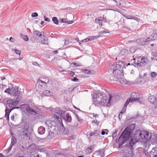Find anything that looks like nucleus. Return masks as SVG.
<instances>
[{
	"label": "nucleus",
	"instance_id": "obj_1",
	"mask_svg": "<svg viewBox=\"0 0 157 157\" xmlns=\"http://www.w3.org/2000/svg\"><path fill=\"white\" fill-rule=\"evenodd\" d=\"M136 127L135 124H132L126 127L122 132L118 140L119 147L126 142V147L128 148L127 145L128 144L129 140L131 138V134Z\"/></svg>",
	"mask_w": 157,
	"mask_h": 157
},
{
	"label": "nucleus",
	"instance_id": "obj_2",
	"mask_svg": "<svg viewBox=\"0 0 157 157\" xmlns=\"http://www.w3.org/2000/svg\"><path fill=\"white\" fill-rule=\"evenodd\" d=\"M113 96L110 95L109 99L105 94L98 93L94 94L93 96V103L96 106H104L109 104Z\"/></svg>",
	"mask_w": 157,
	"mask_h": 157
},
{
	"label": "nucleus",
	"instance_id": "obj_3",
	"mask_svg": "<svg viewBox=\"0 0 157 157\" xmlns=\"http://www.w3.org/2000/svg\"><path fill=\"white\" fill-rule=\"evenodd\" d=\"M125 68L124 62V61H119L117 62L115 67L113 68V76L110 77L111 80H114V79L123 78L124 77L123 69Z\"/></svg>",
	"mask_w": 157,
	"mask_h": 157
},
{
	"label": "nucleus",
	"instance_id": "obj_4",
	"mask_svg": "<svg viewBox=\"0 0 157 157\" xmlns=\"http://www.w3.org/2000/svg\"><path fill=\"white\" fill-rule=\"evenodd\" d=\"M143 133H144V131L139 129L137 130L133 134V137L134 140L132 138L128 142V144L127 145L128 148L132 149L133 147V145L136 143L139 140H143Z\"/></svg>",
	"mask_w": 157,
	"mask_h": 157
},
{
	"label": "nucleus",
	"instance_id": "obj_5",
	"mask_svg": "<svg viewBox=\"0 0 157 157\" xmlns=\"http://www.w3.org/2000/svg\"><path fill=\"white\" fill-rule=\"evenodd\" d=\"M21 126L22 128L20 131L21 134L30 139V136L32 133L33 130H29V126L27 123H22L20 125V127Z\"/></svg>",
	"mask_w": 157,
	"mask_h": 157
},
{
	"label": "nucleus",
	"instance_id": "obj_6",
	"mask_svg": "<svg viewBox=\"0 0 157 157\" xmlns=\"http://www.w3.org/2000/svg\"><path fill=\"white\" fill-rule=\"evenodd\" d=\"M40 110L37 107H34L32 108L29 106L26 111V112L29 114L33 115L39 117L41 115Z\"/></svg>",
	"mask_w": 157,
	"mask_h": 157
},
{
	"label": "nucleus",
	"instance_id": "obj_7",
	"mask_svg": "<svg viewBox=\"0 0 157 157\" xmlns=\"http://www.w3.org/2000/svg\"><path fill=\"white\" fill-rule=\"evenodd\" d=\"M148 98L149 101L151 103L153 104L154 106L153 112L151 113L153 114V115L157 114V111H156V106H157V99L153 95L149 96Z\"/></svg>",
	"mask_w": 157,
	"mask_h": 157
},
{
	"label": "nucleus",
	"instance_id": "obj_8",
	"mask_svg": "<svg viewBox=\"0 0 157 157\" xmlns=\"http://www.w3.org/2000/svg\"><path fill=\"white\" fill-rule=\"evenodd\" d=\"M145 154L147 157H157V147L153 148L148 152H145Z\"/></svg>",
	"mask_w": 157,
	"mask_h": 157
},
{
	"label": "nucleus",
	"instance_id": "obj_9",
	"mask_svg": "<svg viewBox=\"0 0 157 157\" xmlns=\"http://www.w3.org/2000/svg\"><path fill=\"white\" fill-rule=\"evenodd\" d=\"M147 59L144 56H142L138 58V59L137 63L139 67H142L144 66L147 63Z\"/></svg>",
	"mask_w": 157,
	"mask_h": 157
},
{
	"label": "nucleus",
	"instance_id": "obj_10",
	"mask_svg": "<svg viewBox=\"0 0 157 157\" xmlns=\"http://www.w3.org/2000/svg\"><path fill=\"white\" fill-rule=\"evenodd\" d=\"M11 94H14L16 97H18L21 93V91L18 90V87L15 86L11 88Z\"/></svg>",
	"mask_w": 157,
	"mask_h": 157
},
{
	"label": "nucleus",
	"instance_id": "obj_11",
	"mask_svg": "<svg viewBox=\"0 0 157 157\" xmlns=\"http://www.w3.org/2000/svg\"><path fill=\"white\" fill-rule=\"evenodd\" d=\"M150 40L149 38L146 39L143 38H140L136 40V42L138 44L140 45H144L147 44L148 43V42L150 41Z\"/></svg>",
	"mask_w": 157,
	"mask_h": 157
},
{
	"label": "nucleus",
	"instance_id": "obj_12",
	"mask_svg": "<svg viewBox=\"0 0 157 157\" xmlns=\"http://www.w3.org/2000/svg\"><path fill=\"white\" fill-rule=\"evenodd\" d=\"M52 112H54V113H57L59 116H64L65 111H63L59 108H56L53 109L52 110Z\"/></svg>",
	"mask_w": 157,
	"mask_h": 157
},
{
	"label": "nucleus",
	"instance_id": "obj_13",
	"mask_svg": "<svg viewBox=\"0 0 157 157\" xmlns=\"http://www.w3.org/2000/svg\"><path fill=\"white\" fill-rule=\"evenodd\" d=\"M53 117H54L56 118L59 121H61V122H60L59 124L60 128L61 129V131L64 132L65 130V129L62 122V120L61 118L56 114H54L53 115Z\"/></svg>",
	"mask_w": 157,
	"mask_h": 157
},
{
	"label": "nucleus",
	"instance_id": "obj_14",
	"mask_svg": "<svg viewBox=\"0 0 157 157\" xmlns=\"http://www.w3.org/2000/svg\"><path fill=\"white\" fill-rule=\"evenodd\" d=\"M17 141V139L14 136L12 137L11 142L10 145L9 147L7 149V150L8 152L11 150L12 147L16 143Z\"/></svg>",
	"mask_w": 157,
	"mask_h": 157
},
{
	"label": "nucleus",
	"instance_id": "obj_15",
	"mask_svg": "<svg viewBox=\"0 0 157 157\" xmlns=\"http://www.w3.org/2000/svg\"><path fill=\"white\" fill-rule=\"evenodd\" d=\"M144 132L143 133V140L144 141L150 140L151 138V136L150 135L149 132L144 131Z\"/></svg>",
	"mask_w": 157,
	"mask_h": 157
},
{
	"label": "nucleus",
	"instance_id": "obj_16",
	"mask_svg": "<svg viewBox=\"0 0 157 157\" xmlns=\"http://www.w3.org/2000/svg\"><path fill=\"white\" fill-rule=\"evenodd\" d=\"M131 97H130V98H134L136 99V100H135V101H137V102L139 103L140 104H141V101L140 100L141 98L140 97L138 98L136 93L133 92H132L131 94Z\"/></svg>",
	"mask_w": 157,
	"mask_h": 157
},
{
	"label": "nucleus",
	"instance_id": "obj_17",
	"mask_svg": "<svg viewBox=\"0 0 157 157\" xmlns=\"http://www.w3.org/2000/svg\"><path fill=\"white\" fill-rule=\"evenodd\" d=\"M14 109V108L11 109H8L7 107H6L5 109V117H6L7 120H9V114L12 110Z\"/></svg>",
	"mask_w": 157,
	"mask_h": 157
},
{
	"label": "nucleus",
	"instance_id": "obj_18",
	"mask_svg": "<svg viewBox=\"0 0 157 157\" xmlns=\"http://www.w3.org/2000/svg\"><path fill=\"white\" fill-rule=\"evenodd\" d=\"M64 116H63L61 117L67 123H70L71 122L72 120L71 117L68 114H67L65 116L63 117Z\"/></svg>",
	"mask_w": 157,
	"mask_h": 157
},
{
	"label": "nucleus",
	"instance_id": "obj_19",
	"mask_svg": "<svg viewBox=\"0 0 157 157\" xmlns=\"http://www.w3.org/2000/svg\"><path fill=\"white\" fill-rule=\"evenodd\" d=\"M45 131V128L42 126H41L38 128V132L39 134L43 135Z\"/></svg>",
	"mask_w": 157,
	"mask_h": 157
},
{
	"label": "nucleus",
	"instance_id": "obj_20",
	"mask_svg": "<svg viewBox=\"0 0 157 157\" xmlns=\"http://www.w3.org/2000/svg\"><path fill=\"white\" fill-rule=\"evenodd\" d=\"M136 99L134 98H129L126 101L125 103L124 104V107L126 108V107L128 105L130 102L135 101Z\"/></svg>",
	"mask_w": 157,
	"mask_h": 157
},
{
	"label": "nucleus",
	"instance_id": "obj_21",
	"mask_svg": "<svg viewBox=\"0 0 157 157\" xmlns=\"http://www.w3.org/2000/svg\"><path fill=\"white\" fill-rule=\"evenodd\" d=\"M114 2L116 3L117 6L120 8L122 7V5L125 3L124 1L121 0H115Z\"/></svg>",
	"mask_w": 157,
	"mask_h": 157
},
{
	"label": "nucleus",
	"instance_id": "obj_22",
	"mask_svg": "<svg viewBox=\"0 0 157 157\" xmlns=\"http://www.w3.org/2000/svg\"><path fill=\"white\" fill-rule=\"evenodd\" d=\"M42 33L43 34L44 33L43 32H40L37 30L34 31L33 33V36H38L41 37L42 36Z\"/></svg>",
	"mask_w": 157,
	"mask_h": 157
},
{
	"label": "nucleus",
	"instance_id": "obj_23",
	"mask_svg": "<svg viewBox=\"0 0 157 157\" xmlns=\"http://www.w3.org/2000/svg\"><path fill=\"white\" fill-rule=\"evenodd\" d=\"M43 95L47 96H51L52 95V93L49 90H46L43 92Z\"/></svg>",
	"mask_w": 157,
	"mask_h": 157
},
{
	"label": "nucleus",
	"instance_id": "obj_24",
	"mask_svg": "<svg viewBox=\"0 0 157 157\" xmlns=\"http://www.w3.org/2000/svg\"><path fill=\"white\" fill-rule=\"evenodd\" d=\"M29 106V105L28 104H23L20 105V108L23 111L26 110V111Z\"/></svg>",
	"mask_w": 157,
	"mask_h": 157
},
{
	"label": "nucleus",
	"instance_id": "obj_25",
	"mask_svg": "<svg viewBox=\"0 0 157 157\" xmlns=\"http://www.w3.org/2000/svg\"><path fill=\"white\" fill-rule=\"evenodd\" d=\"M48 135L47 136L48 139H51L54 137V133L52 132L49 130H48Z\"/></svg>",
	"mask_w": 157,
	"mask_h": 157
},
{
	"label": "nucleus",
	"instance_id": "obj_26",
	"mask_svg": "<svg viewBox=\"0 0 157 157\" xmlns=\"http://www.w3.org/2000/svg\"><path fill=\"white\" fill-rule=\"evenodd\" d=\"M49 82V79L47 78V79H45V80H39L38 81V83H39L40 85L41 86H42V85L41 84V83H44L45 84H47Z\"/></svg>",
	"mask_w": 157,
	"mask_h": 157
},
{
	"label": "nucleus",
	"instance_id": "obj_27",
	"mask_svg": "<svg viewBox=\"0 0 157 157\" xmlns=\"http://www.w3.org/2000/svg\"><path fill=\"white\" fill-rule=\"evenodd\" d=\"M105 150L104 149H102L98 150L96 151V152L98 153V155H100L101 157H103L105 155Z\"/></svg>",
	"mask_w": 157,
	"mask_h": 157
},
{
	"label": "nucleus",
	"instance_id": "obj_28",
	"mask_svg": "<svg viewBox=\"0 0 157 157\" xmlns=\"http://www.w3.org/2000/svg\"><path fill=\"white\" fill-rule=\"evenodd\" d=\"M20 35L25 41H27L29 40V39L27 35H24L22 33H20Z\"/></svg>",
	"mask_w": 157,
	"mask_h": 157
},
{
	"label": "nucleus",
	"instance_id": "obj_29",
	"mask_svg": "<svg viewBox=\"0 0 157 157\" xmlns=\"http://www.w3.org/2000/svg\"><path fill=\"white\" fill-rule=\"evenodd\" d=\"M16 99L17 100L16 101H13L12 108H13L14 107L16 106L18 103L19 101V100H18V97H16Z\"/></svg>",
	"mask_w": 157,
	"mask_h": 157
},
{
	"label": "nucleus",
	"instance_id": "obj_30",
	"mask_svg": "<svg viewBox=\"0 0 157 157\" xmlns=\"http://www.w3.org/2000/svg\"><path fill=\"white\" fill-rule=\"evenodd\" d=\"M7 103L10 108H12L13 100L10 99L7 101Z\"/></svg>",
	"mask_w": 157,
	"mask_h": 157
},
{
	"label": "nucleus",
	"instance_id": "obj_31",
	"mask_svg": "<svg viewBox=\"0 0 157 157\" xmlns=\"http://www.w3.org/2000/svg\"><path fill=\"white\" fill-rule=\"evenodd\" d=\"M124 77L123 78H119L118 79L120 81V82L123 84H125L127 83V81L126 80L124 79Z\"/></svg>",
	"mask_w": 157,
	"mask_h": 157
},
{
	"label": "nucleus",
	"instance_id": "obj_32",
	"mask_svg": "<svg viewBox=\"0 0 157 157\" xmlns=\"http://www.w3.org/2000/svg\"><path fill=\"white\" fill-rule=\"evenodd\" d=\"M52 21L56 25H58L59 24V21L57 18L56 17H53L52 19Z\"/></svg>",
	"mask_w": 157,
	"mask_h": 157
},
{
	"label": "nucleus",
	"instance_id": "obj_33",
	"mask_svg": "<svg viewBox=\"0 0 157 157\" xmlns=\"http://www.w3.org/2000/svg\"><path fill=\"white\" fill-rule=\"evenodd\" d=\"M91 71H90L86 69H83L82 70V72L86 74H91Z\"/></svg>",
	"mask_w": 157,
	"mask_h": 157
},
{
	"label": "nucleus",
	"instance_id": "obj_34",
	"mask_svg": "<svg viewBox=\"0 0 157 157\" xmlns=\"http://www.w3.org/2000/svg\"><path fill=\"white\" fill-rule=\"evenodd\" d=\"M127 51L126 49H123L121 51L120 53L122 55H124L126 54H127Z\"/></svg>",
	"mask_w": 157,
	"mask_h": 157
},
{
	"label": "nucleus",
	"instance_id": "obj_35",
	"mask_svg": "<svg viewBox=\"0 0 157 157\" xmlns=\"http://www.w3.org/2000/svg\"><path fill=\"white\" fill-rule=\"evenodd\" d=\"M136 50V48L134 47H131L130 49V51L131 53H134Z\"/></svg>",
	"mask_w": 157,
	"mask_h": 157
},
{
	"label": "nucleus",
	"instance_id": "obj_36",
	"mask_svg": "<svg viewBox=\"0 0 157 157\" xmlns=\"http://www.w3.org/2000/svg\"><path fill=\"white\" fill-rule=\"evenodd\" d=\"M4 92L8 94H11V88H7L4 91Z\"/></svg>",
	"mask_w": 157,
	"mask_h": 157
},
{
	"label": "nucleus",
	"instance_id": "obj_37",
	"mask_svg": "<svg viewBox=\"0 0 157 157\" xmlns=\"http://www.w3.org/2000/svg\"><path fill=\"white\" fill-rule=\"evenodd\" d=\"M30 157H42L41 156H40L39 154L36 153L32 154Z\"/></svg>",
	"mask_w": 157,
	"mask_h": 157
},
{
	"label": "nucleus",
	"instance_id": "obj_38",
	"mask_svg": "<svg viewBox=\"0 0 157 157\" xmlns=\"http://www.w3.org/2000/svg\"><path fill=\"white\" fill-rule=\"evenodd\" d=\"M94 136H97L100 135V132L99 131L96 130L94 131Z\"/></svg>",
	"mask_w": 157,
	"mask_h": 157
},
{
	"label": "nucleus",
	"instance_id": "obj_39",
	"mask_svg": "<svg viewBox=\"0 0 157 157\" xmlns=\"http://www.w3.org/2000/svg\"><path fill=\"white\" fill-rule=\"evenodd\" d=\"M12 50L14 51L17 54L20 55L21 53V51L19 50H17V49H13Z\"/></svg>",
	"mask_w": 157,
	"mask_h": 157
},
{
	"label": "nucleus",
	"instance_id": "obj_40",
	"mask_svg": "<svg viewBox=\"0 0 157 157\" xmlns=\"http://www.w3.org/2000/svg\"><path fill=\"white\" fill-rule=\"evenodd\" d=\"M91 40V39H90V37H87L86 38L83 40H82V42H86L89 41H90Z\"/></svg>",
	"mask_w": 157,
	"mask_h": 157
},
{
	"label": "nucleus",
	"instance_id": "obj_41",
	"mask_svg": "<svg viewBox=\"0 0 157 157\" xmlns=\"http://www.w3.org/2000/svg\"><path fill=\"white\" fill-rule=\"evenodd\" d=\"M137 117L136 116H135L134 117L132 116H128L127 117V119L128 120H131L133 118H136Z\"/></svg>",
	"mask_w": 157,
	"mask_h": 157
},
{
	"label": "nucleus",
	"instance_id": "obj_42",
	"mask_svg": "<svg viewBox=\"0 0 157 157\" xmlns=\"http://www.w3.org/2000/svg\"><path fill=\"white\" fill-rule=\"evenodd\" d=\"M41 43L43 44H48L47 40L44 39L41 41Z\"/></svg>",
	"mask_w": 157,
	"mask_h": 157
},
{
	"label": "nucleus",
	"instance_id": "obj_43",
	"mask_svg": "<svg viewBox=\"0 0 157 157\" xmlns=\"http://www.w3.org/2000/svg\"><path fill=\"white\" fill-rule=\"evenodd\" d=\"M151 76L152 77H155L157 75L156 73L155 72H152L151 73Z\"/></svg>",
	"mask_w": 157,
	"mask_h": 157
},
{
	"label": "nucleus",
	"instance_id": "obj_44",
	"mask_svg": "<svg viewBox=\"0 0 157 157\" xmlns=\"http://www.w3.org/2000/svg\"><path fill=\"white\" fill-rule=\"evenodd\" d=\"M90 39H91V40H94L97 39L98 37H99V36H90Z\"/></svg>",
	"mask_w": 157,
	"mask_h": 157
},
{
	"label": "nucleus",
	"instance_id": "obj_45",
	"mask_svg": "<svg viewBox=\"0 0 157 157\" xmlns=\"http://www.w3.org/2000/svg\"><path fill=\"white\" fill-rule=\"evenodd\" d=\"M133 59L134 60V65L133 66H134L135 67H138V66L137 65V63H138L137 62V61H138V60H136L135 58H133Z\"/></svg>",
	"mask_w": 157,
	"mask_h": 157
},
{
	"label": "nucleus",
	"instance_id": "obj_46",
	"mask_svg": "<svg viewBox=\"0 0 157 157\" xmlns=\"http://www.w3.org/2000/svg\"><path fill=\"white\" fill-rule=\"evenodd\" d=\"M109 32L108 31V30L107 29H106L105 30H104L102 31H101L99 32V34H104V33H109Z\"/></svg>",
	"mask_w": 157,
	"mask_h": 157
},
{
	"label": "nucleus",
	"instance_id": "obj_47",
	"mask_svg": "<svg viewBox=\"0 0 157 157\" xmlns=\"http://www.w3.org/2000/svg\"><path fill=\"white\" fill-rule=\"evenodd\" d=\"M117 130L116 129L115 130V132H113V134H112V137L113 139H114V138L116 137L117 135Z\"/></svg>",
	"mask_w": 157,
	"mask_h": 157
},
{
	"label": "nucleus",
	"instance_id": "obj_48",
	"mask_svg": "<svg viewBox=\"0 0 157 157\" xmlns=\"http://www.w3.org/2000/svg\"><path fill=\"white\" fill-rule=\"evenodd\" d=\"M71 81L76 82H78L79 81V79L77 78L76 77H75L71 79Z\"/></svg>",
	"mask_w": 157,
	"mask_h": 157
},
{
	"label": "nucleus",
	"instance_id": "obj_49",
	"mask_svg": "<svg viewBox=\"0 0 157 157\" xmlns=\"http://www.w3.org/2000/svg\"><path fill=\"white\" fill-rule=\"evenodd\" d=\"M67 20H68L67 18H62L61 19V23H67Z\"/></svg>",
	"mask_w": 157,
	"mask_h": 157
},
{
	"label": "nucleus",
	"instance_id": "obj_50",
	"mask_svg": "<svg viewBox=\"0 0 157 157\" xmlns=\"http://www.w3.org/2000/svg\"><path fill=\"white\" fill-rule=\"evenodd\" d=\"M122 15L124 17H126V18H127L128 19H131V17H132L131 16H130V15H124V14H122Z\"/></svg>",
	"mask_w": 157,
	"mask_h": 157
},
{
	"label": "nucleus",
	"instance_id": "obj_51",
	"mask_svg": "<svg viewBox=\"0 0 157 157\" xmlns=\"http://www.w3.org/2000/svg\"><path fill=\"white\" fill-rule=\"evenodd\" d=\"M102 21V20H100L99 18H96L95 19V22L96 23H98L100 21Z\"/></svg>",
	"mask_w": 157,
	"mask_h": 157
},
{
	"label": "nucleus",
	"instance_id": "obj_52",
	"mask_svg": "<svg viewBox=\"0 0 157 157\" xmlns=\"http://www.w3.org/2000/svg\"><path fill=\"white\" fill-rule=\"evenodd\" d=\"M31 16L32 17H35L38 16V13L36 12H34L32 14Z\"/></svg>",
	"mask_w": 157,
	"mask_h": 157
},
{
	"label": "nucleus",
	"instance_id": "obj_53",
	"mask_svg": "<svg viewBox=\"0 0 157 157\" xmlns=\"http://www.w3.org/2000/svg\"><path fill=\"white\" fill-rule=\"evenodd\" d=\"M44 18L45 21H47L48 22L50 21V19L47 17L45 16H44Z\"/></svg>",
	"mask_w": 157,
	"mask_h": 157
},
{
	"label": "nucleus",
	"instance_id": "obj_54",
	"mask_svg": "<svg viewBox=\"0 0 157 157\" xmlns=\"http://www.w3.org/2000/svg\"><path fill=\"white\" fill-rule=\"evenodd\" d=\"M131 19H134L136 21H138L139 19L137 17L132 16Z\"/></svg>",
	"mask_w": 157,
	"mask_h": 157
},
{
	"label": "nucleus",
	"instance_id": "obj_55",
	"mask_svg": "<svg viewBox=\"0 0 157 157\" xmlns=\"http://www.w3.org/2000/svg\"><path fill=\"white\" fill-rule=\"evenodd\" d=\"M72 64H73L75 66V67H76L77 66H80V65L79 63H71Z\"/></svg>",
	"mask_w": 157,
	"mask_h": 157
},
{
	"label": "nucleus",
	"instance_id": "obj_56",
	"mask_svg": "<svg viewBox=\"0 0 157 157\" xmlns=\"http://www.w3.org/2000/svg\"><path fill=\"white\" fill-rule=\"evenodd\" d=\"M126 108L125 107H124L122 110L120 112V113L122 114L123 113H124V112L126 110Z\"/></svg>",
	"mask_w": 157,
	"mask_h": 157
},
{
	"label": "nucleus",
	"instance_id": "obj_57",
	"mask_svg": "<svg viewBox=\"0 0 157 157\" xmlns=\"http://www.w3.org/2000/svg\"><path fill=\"white\" fill-rule=\"evenodd\" d=\"M77 119L78 121L80 123L82 122L83 121L82 119H81V118L79 117H78Z\"/></svg>",
	"mask_w": 157,
	"mask_h": 157
},
{
	"label": "nucleus",
	"instance_id": "obj_58",
	"mask_svg": "<svg viewBox=\"0 0 157 157\" xmlns=\"http://www.w3.org/2000/svg\"><path fill=\"white\" fill-rule=\"evenodd\" d=\"M125 63V67H128L129 65H131L132 67H133V66H134V64H131L130 63H128L126 65H125V63Z\"/></svg>",
	"mask_w": 157,
	"mask_h": 157
},
{
	"label": "nucleus",
	"instance_id": "obj_59",
	"mask_svg": "<svg viewBox=\"0 0 157 157\" xmlns=\"http://www.w3.org/2000/svg\"><path fill=\"white\" fill-rule=\"evenodd\" d=\"M67 24H71L72 23H73L74 21L73 20H71V21H68L67 20Z\"/></svg>",
	"mask_w": 157,
	"mask_h": 157
},
{
	"label": "nucleus",
	"instance_id": "obj_60",
	"mask_svg": "<svg viewBox=\"0 0 157 157\" xmlns=\"http://www.w3.org/2000/svg\"><path fill=\"white\" fill-rule=\"evenodd\" d=\"M69 74L72 76H73L75 75V73L72 71H70Z\"/></svg>",
	"mask_w": 157,
	"mask_h": 157
},
{
	"label": "nucleus",
	"instance_id": "obj_61",
	"mask_svg": "<svg viewBox=\"0 0 157 157\" xmlns=\"http://www.w3.org/2000/svg\"><path fill=\"white\" fill-rule=\"evenodd\" d=\"M122 114L119 113L118 115V118L119 120L121 119L122 118Z\"/></svg>",
	"mask_w": 157,
	"mask_h": 157
},
{
	"label": "nucleus",
	"instance_id": "obj_62",
	"mask_svg": "<svg viewBox=\"0 0 157 157\" xmlns=\"http://www.w3.org/2000/svg\"><path fill=\"white\" fill-rule=\"evenodd\" d=\"M33 65L35 66H37V65H39V64L36 62H34L33 63Z\"/></svg>",
	"mask_w": 157,
	"mask_h": 157
},
{
	"label": "nucleus",
	"instance_id": "obj_63",
	"mask_svg": "<svg viewBox=\"0 0 157 157\" xmlns=\"http://www.w3.org/2000/svg\"><path fill=\"white\" fill-rule=\"evenodd\" d=\"M92 123H97V125H98V123H99V122H98V121L97 120H94L93 121H92Z\"/></svg>",
	"mask_w": 157,
	"mask_h": 157
},
{
	"label": "nucleus",
	"instance_id": "obj_64",
	"mask_svg": "<svg viewBox=\"0 0 157 157\" xmlns=\"http://www.w3.org/2000/svg\"><path fill=\"white\" fill-rule=\"evenodd\" d=\"M73 107H74V108L75 109H77V110H78L79 111H81V112H82V110H81L77 108V107H76L75 106V105H73Z\"/></svg>",
	"mask_w": 157,
	"mask_h": 157
}]
</instances>
